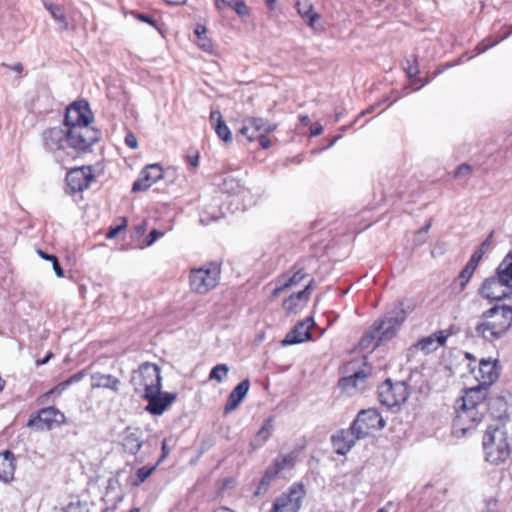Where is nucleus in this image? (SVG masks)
I'll list each match as a JSON object with an SVG mask.
<instances>
[{
  "mask_svg": "<svg viewBox=\"0 0 512 512\" xmlns=\"http://www.w3.org/2000/svg\"><path fill=\"white\" fill-rule=\"evenodd\" d=\"M431 227V223L428 222L422 229H420L417 234L418 236H421L422 234H426L428 232V230L430 229Z\"/></svg>",
  "mask_w": 512,
  "mask_h": 512,
  "instance_id": "nucleus-61",
  "label": "nucleus"
},
{
  "mask_svg": "<svg viewBox=\"0 0 512 512\" xmlns=\"http://www.w3.org/2000/svg\"><path fill=\"white\" fill-rule=\"evenodd\" d=\"M221 189L223 192L231 195L240 194L245 191V188L241 185V183L233 177H226L223 180Z\"/></svg>",
  "mask_w": 512,
  "mask_h": 512,
  "instance_id": "nucleus-37",
  "label": "nucleus"
},
{
  "mask_svg": "<svg viewBox=\"0 0 512 512\" xmlns=\"http://www.w3.org/2000/svg\"><path fill=\"white\" fill-rule=\"evenodd\" d=\"M119 381L111 375H105L101 373H95L91 375V387L95 388H110L112 390L117 389Z\"/></svg>",
  "mask_w": 512,
  "mask_h": 512,
  "instance_id": "nucleus-29",
  "label": "nucleus"
},
{
  "mask_svg": "<svg viewBox=\"0 0 512 512\" xmlns=\"http://www.w3.org/2000/svg\"><path fill=\"white\" fill-rule=\"evenodd\" d=\"M406 317L407 314L402 307V303H399L391 311L387 312L382 319L376 320L373 324L382 340L388 341L396 335Z\"/></svg>",
  "mask_w": 512,
  "mask_h": 512,
  "instance_id": "nucleus-9",
  "label": "nucleus"
},
{
  "mask_svg": "<svg viewBox=\"0 0 512 512\" xmlns=\"http://www.w3.org/2000/svg\"><path fill=\"white\" fill-rule=\"evenodd\" d=\"M297 460V452L292 451L285 455H279L273 463L266 469L262 479L259 483V490L266 491L271 482L274 481L278 475L285 471L293 469Z\"/></svg>",
  "mask_w": 512,
  "mask_h": 512,
  "instance_id": "nucleus-12",
  "label": "nucleus"
},
{
  "mask_svg": "<svg viewBox=\"0 0 512 512\" xmlns=\"http://www.w3.org/2000/svg\"><path fill=\"white\" fill-rule=\"evenodd\" d=\"M323 127L320 124H316L311 128V136H318L322 133Z\"/></svg>",
  "mask_w": 512,
  "mask_h": 512,
  "instance_id": "nucleus-55",
  "label": "nucleus"
},
{
  "mask_svg": "<svg viewBox=\"0 0 512 512\" xmlns=\"http://www.w3.org/2000/svg\"><path fill=\"white\" fill-rule=\"evenodd\" d=\"M228 372H229V367L228 365L226 364H217L216 366H214L212 368V370L210 371V374H209V379L210 380H216L217 382H222V380L224 378L227 377L228 375Z\"/></svg>",
  "mask_w": 512,
  "mask_h": 512,
  "instance_id": "nucleus-40",
  "label": "nucleus"
},
{
  "mask_svg": "<svg viewBox=\"0 0 512 512\" xmlns=\"http://www.w3.org/2000/svg\"><path fill=\"white\" fill-rule=\"evenodd\" d=\"M511 287L505 283L499 274L486 279L481 288L482 297L489 300H501L511 294Z\"/></svg>",
  "mask_w": 512,
  "mask_h": 512,
  "instance_id": "nucleus-14",
  "label": "nucleus"
},
{
  "mask_svg": "<svg viewBox=\"0 0 512 512\" xmlns=\"http://www.w3.org/2000/svg\"><path fill=\"white\" fill-rule=\"evenodd\" d=\"M486 390L483 387H471L455 402L456 415L453 420V433L464 436L482 421L486 411Z\"/></svg>",
  "mask_w": 512,
  "mask_h": 512,
  "instance_id": "nucleus-3",
  "label": "nucleus"
},
{
  "mask_svg": "<svg viewBox=\"0 0 512 512\" xmlns=\"http://www.w3.org/2000/svg\"><path fill=\"white\" fill-rule=\"evenodd\" d=\"M214 130L219 138H221L225 142H229L232 139L230 129L223 121L220 124L215 125Z\"/></svg>",
  "mask_w": 512,
  "mask_h": 512,
  "instance_id": "nucleus-43",
  "label": "nucleus"
},
{
  "mask_svg": "<svg viewBox=\"0 0 512 512\" xmlns=\"http://www.w3.org/2000/svg\"><path fill=\"white\" fill-rule=\"evenodd\" d=\"M313 280H310L304 288L297 293H292L283 301L282 307L287 314H295L302 310L310 300Z\"/></svg>",
  "mask_w": 512,
  "mask_h": 512,
  "instance_id": "nucleus-18",
  "label": "nucleus"
},
{
  "mask_svg": "<svg viewBox=\"0 0 512 512\" xmlns=\"http://www.w3.org/2000/svg\"><path fill=\"white\" fill-rule=\"evenodd\" d=\"M473 173V167L469 164H461L454 172L456 179H468Z\"/></svg>",
  "mask_w": 512,
  "mask_h": 512,
  "instance_id": "nucleus-44",
  "label": "nucleus"
},
{
  "mask_svg": "<svg viewBox=\"0 0 512 512\" xmlns=\"http://www.w3.org/2000/svg\"><path fill=\"white\" fill-rule=\"evenodd\" d=\"M164 232L159 231L157 229H153L150 233L142 240L139 241L136 245V248L144 249L146 247H150L154 244V242L164 236Z\"/></svg>",
  "mask_w": 512,
  "mask_h": 512,
  "instance_id": "nucleus-38",
  "label": "nucleus"
},
{
  "mask_svg": "<svg viewBox=\"0 0 512 512\" xmlns=\"http://www.w3.org/2000/svg\"><path fill=\"white\" fill-rule=\"evenodd\" d=\"M54 354L50 351L47 353V355L42 359H37L35 361L36 366H41L49 362L50 359H52Z\"/></svg>",
  "mask_w": 512,
  "mask_h": 512,
  "instance_id": "nucleus-52",
  "label": "nucleus"
},
{
  "mask_svg": "<svg viewBox=\"0 0 512 512\" xmlns=\"http://www.w3.org/2000/svg\"><path fill=\"white\" fill-rule=\"evenodd\" d=\"M299 119L303 125H308L310 123V119L307 115H300Z\"/></svg>",
  "mask_w": 512,
  "mask_h": 512,
  "instance_id": "nucleus-62",
  "label": "nucleus"
},
{
  "mask_svg": "<svg viewBox=\"0 0 512 512\" xmlns=\"http://www.w3.org/2000/svg\"><path fill=\"white\" fill-rule=\"evenodd\" d=\"M86 374H87L86 370H81V371L75 373L74 375H72L71 377H69L67 380L63 381L66 388L68 386H70L71 384L77 383L80 380H82L86 376Z\"/></svg>",
  "mask_w": 512,
  "mask_h": 512,
  "instance_id": "nucleus-46",
  "label": "nucleus"
},
{
  "mask_svg": "<svg viewBox=\"0 0 512 512\" xmlns=\"http://www.w3.org/2000/svg\"><path fill=\"white\" fill-rule=\"evenodd\" d=\"M127 227V220L126 218H122L120 222L116 225H111L109 227V230L106 233L107 239H115L119 237L121 234H125Z\"/></svg>",
  "mask_w": 512,
  "mask_h": 512,
  "instance_id": "nucleus-41",
  "label": "nucleus"
},
{
  "mask_svg": "<svg viewBox=\"0 0 512 512\" xmlns=\"http://www.w3.org/2000/svg\"><path fill=\"white\" fill-rule=\"evenodd\" d=\"M215 6L219 11L225 7H230L239 16H246L249 13L248 7L243 0H216Z\"/></svg>",
  "mask_w": 512,
  "mask_h": 512,
  "instance_id": "nucleus-30",
  "label": "nucleus"
},
{
  "mask_svg": "<svg viewBox=\"0 0 512 512\" xmlns=\"http://www.w3.org/2000/svg\"><path fill=\"white\" fill-rule=\"evenodd\" d=\"M257 139L263 149H268L271 146V140L266 136V134H260Z\"/></svg>",
  "mask_w": 512,
  "mask_h": 512,
  "instance_id": "nucleus-50",
  "label": "nucleus"
},
{
  "mask_svg": "<svg viewBox=\"0 0 512 512\" xmlns=\"http://www.w3.org/2000/svg\"><path fill=\"white\" fill-rule=\"evenodd\" d=\"M477 266L478 265L475 263L474 260H469L465 267L462 269L458 277V283L461 290H463L466 287L467 283L473 276Z\"/></svg>",
  "mask_w": 512,
  "mask_h": 512,
  "instance_id": "nucleus-35",
  "label": "nucleus"
},
{
  "mask_svg": "<svg viewBox=\"0 0 512 512\" xmlns=\"http://www.w3.org/2000/svg\"><path fill=\"white\" fill-rule=\"evenodd\" d=\"M447 335L444 331H439L427 337L420 339L417 343V347L425 353L435 351L438 347L445 344Z\"/></svg>",
  "mask_w": 512,
  "mask_h": 512,
  "instance_id": "nucleus-24",
  "label": "nucleus"
},
{
  "mask_svg": "<svg viewBox=\"0 0 512 512\" xmlns=\"http://www.w3.org/2000/svg\"><path fill=\"white\" fill-rule=\"evenodd\" d=\"M497 360L481 359L478 369H473L472 372L479 384L476 387H483L486 391L488 386L494 383L499 377V369Z\"/></svg>",
  "mask_w": 512,
  "mask_h": 512,
  "instance_id": "nucleus-15",
  "label": "nucleus"
},
{
  "mask_svg": "<svg viewBox=\"0 0 512 512\" xmlns=\"http://www.w3.org/2000/svg\"><path fill=\"white\" fill-rule=\"evenodd\" d=\"M220 280V268L210 264L200 268H193L189 273V285L193 292L206 294L214 289Z\"/></svg>",
  "mask_w": 512,
  "mask_h": 512,
  "instance_id": "nucleus-6",
  "label": "nucleus"
},
{
  "mask_svg": "<svg viewBox=\"0 0 512 512\" xmlns=\"http://www.w3.org/2000/svg\"><path fill=\"white\" fill-rule=\"evenodd\" d=\"M355 437L352 428L341 430L332 437V443L337 454L345 455L355 445Z\"/></svg>",
  "mask_w": 512,
  "mask_h": 512,
  "instance_id": "nucleus-22",
  "label": "nucleus"
},
{
  "mask_svg": "<svg viewBox=\"0 0 512 512\" xmlns=\"http://www.w3.org/2000/svg\"><path fill=\"white\" fill-rule=\"evenodd\" d=\"M156 467H157V464L154 466H151V467L144 466V467L138 469L137 473H136V480L133 481L132 484L140 485L141 483H143L153 473V471L156 469Z\"/></svg>",
  "mask_w": 512,
  "mask_h": 512,
  "instance_id": "nucleus-42",
  "label": "nucleus"
},
{
  "mask_svg": "<svg viewBox=\"0 0 512 512\" xmlns=\"http://www.w3.org/2000/svg\"><path fill=\"white\" fill-rule=\"evenodd\" d=\"M17 460L10 450L0 452V481L10 483L14 479Z\"/></svg>",
  "mask_w": 512,
  "mask_h": 512,
  "instance_id": "nucleus-20",
  "label": "nucleus"
},
{
  "mask_svg": "<svg viewBox=\"0 0 512 512\" xmlns=\"http://www.w3.org/2000/svg\"><path fill=\"white\" fill-rule=\"evenodd\" d=\"M164 1L170 5H183L187 2V0H164Z\"/></svg>",
  "mask_w": 512,
  "mask_h": 512,
  "instance_id": "nucleus-60",
  "label": "nucleus"
},
{
  "mask_svg": "<svg viewBox=\"0 0 512 512\" xmlns=\"http://www.w3.org/2000/svg\"><path fill=\"white\" fill-rule=\"evenodd\" d=\"M95 180L91 166H81L69 170L66 174L67 187L72 193L82 192Z\"/></svg>",
  "mask_w": 512,
  "mask_h": 512,
  "instance_id": "nucleus-13",
  "label": "nucleus"
},
{
  "mask_svg": "<svg viewBox=\"0 0 512 512\" xmlns=\"http://www.w3.org/2000/svg\"><path fill=\"white\" fill-rule=\"evenodd\" d=\"M383 427L384 420L375 409L360 411L351 425L357 439H363Z\"/></svg>",
  "mask_w": 512,
  "mask_h": 512,
  "instance_id": "nucleus-8",
  "label": "nucleus"
},
{
  "mask_svg": "<svg viewBox=\"0 0 512 512\" xmlns=\"http://www.w3.org/2000/svg\"><path fill=\"white\" fill-rule=\"evenodd\" d=\"M381 342H383L382 337L373 324L362 336L359 346L363 350H374Z\"/></svg>",
  "mask_w": 512,
  "mask_h": 512,
  "instance_id": "nucleus-26",
  "label": "nucleus"
},
{
  "mask_svg": "<svg viewBox=\"0 0 512 512\" xmlns=\"http://www.w3.org/2000/svg\"><path fill=\"white\" fill-rule=\"evenodd\" d=\"M138 147V142L136 137L130 133V149H135Z\"/></svg>",
  "mask_w": 512,
  "mask_h": 512,
  "instance_id": "nucleus-59",
  "label": "nucleus"
},
{
  "mask_svg": "<svg viewBox=\"0 0 512 512\" xmlns=\"http://www.w3.org/2000/svg\"><path fill=\"white\" fill-rule=\"evenodd\" d=\"M66 422V416L58 408L49 406L40 409L32 414L27 422V427H37L39 429L51 430L55 426H60Z\"/></svg>",
  "mask_w": 512,
  "mask_h": 512,
  "instance_id": "nucleus-11",
  "label": "nucleus"
},
{
  "mask_svg": "<svg viewBox=\"0 0 512 512\" xmlns=\"http://www.w3.org/2000/svg\"><path fill=\"white\" fill-rule=\"evenodd\" d=\"M296 9L306 24L314 29L316 22L320 19V15L314 11L313 5L308 0H298Z\"/></svg>",
  "mask_w": 512,
  "mask_h": 512,
  "instance_id": "nucleus-25",
  "label": "nucleus"
},
{
  "mask_svg": "<svg viewBox=\"0 0 512 512\" xmlns=\"http://www.w3.org/2000/svg\"><path fill=\"white\" fill-rule=\"evenodd\" d=\"M273 420L272 418H268L261 429L258 431L257 435L255 436L252 445L255 447L262 446L272 435L273 432Z\"/></svg>",
  "mask_w": 512,
  "mask_h": 512,
  "instance_id": "nucleus-32",
  "label": "nucleus"
},
{
  "mask_svg": "<svg viewBox=\"0 0 512 512\" xmlns=\"http://www.w3.org/2000/svg\"><path fill=\"white\" fill-rule=\"evenodd\" d=\"M406 72H407L408 77L412 78V77H414V76H416L418 74V69H417V67H414V66L410 65L406 69Z\"/></svg>",
  "mask_w": 512,
  "mask_h": 512,
  "instance_id": "nucleus-58",
  "label": "nucleus"
},
{
  "mask_svg": "<svg viewBox=\"0 0 512 512\" xmlns=\"http://www.w3.org/2000/svg\"><path fill=\"white\" fill-rule=\"evenodd\" d=\"M367 378V373L364 371L355 372L353 375L344 377L340 380V384L344 389L355 388L360 389L361 384Z\"/></svg>",
  "mask_w": 512,
  "mask_h": 512,
  "instance_id": "nucleus-33",
  "label": "nucleus"
},
{
  "mask_svg": "<svg viewBox=\"0 0 512 512\" xmlns=\"http://www.w3.org/2000/svg\"><path fill=\"white\" fill-rule=\"evenodd\" d=\"M146 221H142L139 225L135 226V235L133 236L134 247L139 241H142L141 236L146 232Z\"/></svg>",
  "mask_w": 512,
  "mask_h": 512,
  "instance_id": "nucleus-45",
  "label": "nucleus"
},
{
  "mask_svg": "<svg viewBox=\"0 0 512 512\" xmlns=\"http://www.w3.org/2000/svg\"><path fill=\"white\" fill-rule=\"evenodd\" d=\"M314 325L312 318L299 322L285 337L283 344L292 345L303 343L311 338V328Z\"/></svg>",
  "mask_w": 512,
  "mask_h": 512,
  "instance_id": "nucleus-19",
  "label": "nucleus"
},
{
  "mask_svg": "<svg viewBox=\"0 0 512 512\" xmlns=\"http://www.w3.org/2000/svg\"><path fill=\"white\" fill-rule=\"evenodd\" d=\"M207 29L204 25L198 24L194 30L197 38V45L200 49L205 52H211L213 44L211 40L206 36Z\"/></svg>",
  "mask_w": 512,
  "mask_h": 512,
  "instance_id": "nucleus-34",
  "label": "nucleus"
},
{
  "mask_svg": "<svg viewBox=\"0 0 512 512\" xmlns=\"http://www.w3.org/2000/svg\"><path fill=\"white\" fill-rule=\"evenodd\" d=\"M306 489L303 483H293L287 491L280 494L273 502L270 512H299Z\"/></svg>",
  "mask_w": 512,
  "mask_h": 512,
  "instance_id": "nucleus-7",
  "label": "nucleus"
},
{
  "mask_svg": "<svg viewBox=\"0 0 512 512\" xmlns=\"http://www.w3.org/2000/svg\"><path fill=\"white\" fill-rule=\"evenodd\" d=\"M306 274L300 269L293 273V275H283L276 281V287L272 291L271 300L278 297L281 292L286 291L290 288L296 287L304 280Z\"/></svg>",
  "mask_w": 512,
  "mask_h": 512,
  "instance_id": "nucleus-21",
  "label": "nucleus"
},
{
  "mask_svg": "<svg viewBox=\"0 0 512 512\" xmlns=\"http://www.w3.org/2000/svg\"><path fill=\"white\" fill-rule=\"evenodd\" d=\"M497 274L512 288V253L507 254L499 264Z\"/></svg>",
  "mask_w": 512,
  "mask_h": 512,
  "instance_id": "nucleus-31",
  "label": "nucleus"
},
{
  "mask_svg": "<svg viewBox=\"0 0 512 512\" xmlns=\"http://www.w3.org/2000/svg\"><path fill=\"white\" fill-rule=\"evenodd\" d=\"M168 454H169V449H168V447H167V442H166V440H163V442H162V456H161V458L159 459V461H158L157 465H158L160 462H162V461H163V460L168 456Z\"/></svg>",
  "mask_w": 512,
  "mask_h": 512,
  "instance_id": "nucleus-53",
  "label": "nucleus"
},
{
  "mask_svg": "<svg viewBox=\"0 0 512 512\" xmlns=\"http://www.w3.org/2000/svg\"><path fill=\"white\" fill-rule=\"evenodd\" d=\"M3 66L17 72V73H21L23 71V65L21 63H16L14 65H6V64H3Z\"/></svg>",
  "mask_w": 512,
  "mask_h": 512,
  "instance_id": "nucleus-56",
  "label": "nucleus"
},
{
  "mask_svg": "<svg viewBox=\"0 0 512 512\" xmlns=\"http://www.w3.org/2000/svg\"><path fill=\"white\" fill-rule=\"evenodd\" d=\"M6 382L2 377L0 376V392H2L5 388Z\"/></svg>",
  "mask_w": 512,
  "mask_h": 512,
  "instance_id": "nucleus-64",
  "label": "nucleus"
},
{
  "mask_svg": "<svg viewBox=\"0 0 512 512\" xmlns=\"http://www.w3.org/2000/svg\"><path fill=\"white\" fill-rule=\"evenodd\" d=\"M492 238H493V232H491L488 235V237L481 243L480 247L472 254L470 260H474L475 263L478 265V263L482 259L483 255L490 248V246L492 244Z\"/></svg>",
  "mask_w": 512,
  "mask_h": 512,
  "instance_id": "nucleus-39",
  "label": "nucleus"
},
{
  "mask_svg": "<svg viewBox=\"0 0 512 512\" xmlns=\"http://www.w3.org/2000/svg\"><path fill=\"white\" fill-rule=\"evenodd\" d=\"M510 430L512 422H504L499 426L490 427L483 436V449L486 461L498 465L510 454Z\"/></svg>",
  "mask_w": 512,
  "mask_h": 512,
  "instance_id": "nucleus-5",
  "label": "nucleus"
},
{
  "mask_svg": "<svg viewBox=\"0 0 512 512\" xmlns=\"http://www.w3.org/2000/svg\"><path fill=\"white\" fill-rule=\"evenodd\" d=\"M512 325V307L495 305L485 311L477 324L476 333L488 341L501 338Z\"/></svg>",
  "mask_w": 512,
  "mask_h": 512,
  "instance_id": "nucleus-4",
  "label": "nucleus"
},
{
  "mask_svg": "<svg viewBox=\"0 0 512 512\" xmlns=\"http://www.w3.org/2000/svg\"><path fill=\"white\" fill-rule=\"evenodd\" d=\"M378 397L381 404L392 408L399 406L408 398V388L404 382H391L386 380L378 387Z\"/></svg>",
  "mask_w": 512,
  "mask_h": 512,
  "instance_id": "nucleus-10",
  "label": "nucleus"
},
{
  "mask_svg": "<svg viewBox=\"0 0 512 512\" xmlns=\"http://www.w3.org/2000/svg\"><path fill=\"white\" fill-rule=\"evenodd\" d=\"M214 512H234V511H232L231 509H229L227 507H220V508L216 509Z\"/></svg>",
  "mask_w": 512,
  "mask_h": 512,
  "instance_id": "nucleus-63",
  "label": "nucleus"
},
{
  "mask_svg": "<svg viewBox=\"0 0 512 512\" xmlns=\"http://www.w3.org/2000/svg\"><path fill=\"white\" fill-rule=\"evenodd\" d=\"M63 125L45 129L42 133V142L58 162L65 159L66 149L71 148L77 154L91 150L101 138V132L94 126V114L89 103L76 100L66 107Z\"/></svg>",
  "mask_w": 512,
  "mask_h": 512,
  "instance_id": "nucleus-1",
  "label": "nucleus"
},
{
  "mask_svg": "<svg viewBox=\"0 0 512 512\" xmlns=\"http://www.w3.org/2000/svg\"><path fill=\"white\" fill-rule=\"evenodd\" d=\"M130 15L134 17L137 24L144 25L148 30L162 33L158 20L151 13L130 11Z\"/></svg>",
  "mask_w": 512,
  "mask_h": 512,
  "instance_id": "nucleus-28",
  "label": "nucleus"
},
{
  "mask_svg": "<svg viewBox=\"0 0 512 512\" xmlns=\"http://www.w3.org/2000/svg\"><path fill=\"white\" fill-rule=\"evenodd\" d=\"M44 7L49 11L61 31L69 29V22L62 7L50 2H44Z\"/></svg>",
  "mask_w": 512,
  "mask_h": 512,
  "instance_id": "nucleus-27",
  "label": "nucleus"
},
{
  "mask_svg": "<svg viewBox=\"0 0 512 512\" xmlns=\"http://www.w3.org/2000/svg\"><path fill=\"white\" fill-rule=\"evenodd\" d=\"M250 388L248 379L242 380L229 394L224 412L228 413L236 409L246 397Z\"/></svg>",
  "mask_w": 512,
  "mask_h": 512,
  "instance_id": "nucleus-23",
  "label": "nucleus"
},
{
  "mask_svg": "<svg viewBox=\"0 0 512 512\" xmlns=\"http://www.w3.org/2000/svg\"><path fill=\"white\" fill-rule=\"evenodd\" d=\"M65 389H66V386H65L64 382H60L59 384L54 386L52 389L47 391L43 395V397L49 398L51 395H54V394L60 395Z\"/></svg>",
  "mask_w": 512,
  "mask_h": 512,
  "instance_id": "nucleus-47",
  "label": "nucleus"
},
{
  "mask_svg": "<svg viewBox=\"0 0 512 512\" xmlns=\"http://www.w3.org/2000/svg\"><path fill=\"white\" fill-rule=\"evenodd\" d=\"M141 446L142 443L137 438H133L132 435H130V452L134 450L138 451Z\"/></svg>",
  "mask_w": 512,
  "mask_h": 512,
  "instance_id": "nucleus-51",
  "label": "nucleus"
},
{
  "mask_svg": "<svg viewBox=\"0 0 512 512\" xmlns=\"http://www.w3.org/2000/svg\"><path fill=\"white\" fill-rule=\"evenodd\" d=\"M37 253L42 259L50 261V262H52L56 257L55 255L48 254L42 250H38Z\"/></svg>",
  "mask_w": 512,
  "mask_h": 512,
  "instance_id": "nucleus-54",
  "label": "nucleus"
},
{
  "mask_svg": "<svg viewBox=\"0 0 512 512\" xmlns=\"http://www.w3.org/2000/svg\"><path fill=\"white\" fill-rule=\"evenodd\" d=\"M276 129V125L269 123L263 118H246L242 122L239 130L240 134L245 136L249 141L258 138L260 134H267Z\"/></svg>",
  "mask_w": 512,
  "mask_h": 512,
  "instance_id": "nucleus-16",
  "label": "nucleus"
},
{
  "mask_svg": "<svg viewBox=\"0 0 512 512\" xmlns=\"http://www.w3.org/2000/svg\"><path fill=\"white\" fill-rule=\"evenodd\" d=\"M222 122H223V119H222L221 112L218 111V110L211 111V113H210V123H211L212 127L214 128L215 125L220 124Z\"/></svg>",
  "mask_w": 512,
  "mask_h": 512,
  "instance_id": "nucleus-48",
  "label": "nucleus"
},
{
  "mask_svg": "<svg viewBox=\"0 0 512 512\" xmlns=\"http://www.w3.org/2000/svg\"><path fill=\"white\" fill-rule=\"evenodd\" d=\"M188 161H189L191 166L196 168L199 165V156H198V154L193 155V156H189L188 157Z\"/></svg>",
  "mask_w": 512,
  "mask_h": 512,
  "instance_id": "nucleus-57",
  "label": "nucleus"
},
{
  "mask_svg": "<svg viewBox=\"0 0 512 512\" xmlns=\"http://www.w3.org/2000/svg\"><path fill=\"white\" fill-rule=\"evenodd\" d=\"M160 368L145 362L134 370L130 378L134 391L147 401L145 410L151 415H162L176 400L177 394L162 392Z\"/></svg>",
  "mask_w": 512,
  "mask_h": 512,
  "instance_id": "nucleus-2",
  "label": "nucleus"
},
{
  "mask_svg": "<svg viewBox=\"0 0 512 512\" xmlns=\"http://www.w3.org/2000/svg\"><path fill=\"white\" fill-rule=\"evenodd\" d=\"M163 177V169L159 164H149L140 173L132 186L133 192H143Z\"/></svg>",
  "mask_w": 512,
  "mask_h": 512,
  "instance_id": "nucleus-17",
  "label": "nucleus"
},
{
  "mask_svg": "<svg viewBox=\"0 0 512 512\" xmlns=\"http://www.w3.org/2000/svg\"><path fill=\"white\" fill-rule=\"evenodd\" d=\"M60 512H90V510L86 501L73 497L69 503L60 508Z\"/></svg>",
  "mask_w": 512,
  "mask_h": 512,
  "instance_id": "nucleus-36",
  "label": "nucleus"
},
{
  "mask_svg": "<svg viewBox=\"0 0 512 512\" xmlns=\"http://www.w3.org/2000/svg\"><path fill=\"white\" fill-rule=\"evenodd\" d=\"M53 269L58 277H64L65 272L64 269L60 266L58 258L55 257V259L52 261Z\"/></svg>",
  "mask_w": 512,
  "mask_h": 512,
  "instance_id": "nucleus-49",
  "label": "nucleus"
}]
</instances>
